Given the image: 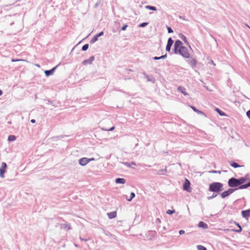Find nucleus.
Wrapping results in <instances>:
<instances>
[{
	"mask_svg": "<svg viewBox=\"0 0 250 250\" xmlns=\"http://www.w3.org/2000/svg\"><path fill=\"white\" fill-rule=\"evenodd\" d=\"M147 24V23H146V22H144V23H141V24L140 25V27H145V26H146Z\"/></svg>",
	"mask_w": 250,
	"mask_h": 250,
	"instance_id": "obj_29",
	"label": "nucleus"
},
{
	"mask_svg": "<svg viewBox=\"0 0 250 250\" xmlns=\"http://www.w3.org/2000/svg\"><path fill=\"white\" fill-rule=\"evenodd\" d=\"M248 186L249 187H250V182L248 183Z\"/></svg>",
	"mask_w": 250,
	"mask_h": 250,
	"instance_id": "obj_44",
	"label": "nucleus"
},
{
	"mask_svg": "<svg viewBox=\"0 0 250 250\" xmlns=\"http://www.w3.org/2000/svg\"><path fill=\"white\" fill-rule=\"evenodd\" d=\"M173 43V40L171 38H169L168 40L166 46V50L167 51H169L170 50L171 47Z\"/></svg>",
	"mask_w": 250,
	"mask_h": 250,
	"instance_id": "obj_9",
	"label": "nucleus"
},
{
	"mask_svg": "<svg viewBox=\"0 0 250 250\" xmlns=\"http://www.w3.org/2000/svg\"><path fill=\"white\" fill-rule=\"evenodd\" d=\"M131 164H132V165H134V166L136 165L135 163L134 162L131 163Z\"/></svg>",
	"mask_w": 250,
	"mask_h": 250,
	"instance_id": "obj_43",
	"label": "nucleus"
},
{
	"mask_svg": "<svg viewBox=\"0 0 250 250\" xmlns=\"http://www.w3.org/2000/svg\"><path fill=\"white\" fill-rule=\"evenodd\" d=\"M234 189L230 188L227 191H225L223 192L221 194V197L222 198H224L228 196L230 194L234 192Z\"/></svg>",
	"mask_w": 250,
	"mask_h": 250,
	"instance_id": "obj_6",
	"label": "nucleus"
},
{
	"mask_svg": "<svg viewBox=\"0 0 250 250\" xmlns=\"http://www.w3.org/2000/svg\"><path fill=\"white\" fill-rule=\"evenodd\" d=\"M197 248L199 250H207L205 247L201 245L198 246Z\"/></svg>",
	"mask_w": 250,
	"mask_h": 250,
	"instance_id": "obj_24",
	"label": "nucleus"
},
{
	"mask_svg": "<svg viewBox=\"0 0 250 250\" xmlns=\"http://www.w3.org/2000/svg\"><path fill=\"white\" fill-rule=\"evenodd\" d=\"M190 183L189 181L186 179L185 181L183 184V189L184 190H186L188 192H190L191 191V188L190 187Z\"/></svg>",
	"mask_w": 250,
	"mask_h": 250,
	"instance_id": "obj_4",
	"label": "nucleus"
},
{
	"mask_svg": "<svg viewBox=\"0 0 250 250\" xmlns=\"http://www.w3.org/2000/svg\"><path fill=\"white\" fill-rule=\"evenodd\" d=\"M114 128H115V127H114V126H113V127H111V128L109 130V131H112V130L114 129Z\"/></svg>",
	"mask_w": 250,
	"mask_h": 250,
	"instance_id": "obj_41",
	"label": "nucleus"
},
{
	"mask_svg": "<svg viewBox=\"0 0 250 250\" xmlns=\"http://www.w3.org/2000/svg\"><path fill=\"white\" fill-rule=\"evenodd\" d=\"M174 51L176 54L179 53L183 57L188 58L190 57V54L188 49L183 45V43L180 40H177L175 42L174 45Z\"/></svg>",
	"mask_w": 250,
	"mask_h": 250,
	"instance_id": "obj_1",
	"label": "nucleus"
},
{
	"mask_svg": "<svg viewBox=\"0 0 250 250\" xmlns=\"http://www.w3.org/2000/svg\"><path fill=\"white\" fill-rule=\"evenodd\" d=\"M103 34H104V32H101L100 33H99V34H97L96 35L99 38V37L102 36Z\"/></svg>",
	"mask_w": 250,
	"mask_h": 250,
	"instance_id": "obj_32",
	"label": "nucleus"
},
{
	"mask_svg": "<svg viewBox=\"0 0 250 250\" xmlns=\"http://www.w3.org/2000/svg\"><path fill=\"white\" fill-rule=\"evenodd\" d=\"M8 141H14L16 140V137L14 135H10L8 137Z\"/></svg>",
	"mask_w": 250,
	"mask_h": 250,
	"instance_id": "obj_18",
	"label": "nucleus"
},
{
	"mask_svg": "<svg viewBox=\"0 0 250 250\" xmlns=\"http://www.w3.org/2000/svg\"><path fill=\"white\" fill-rule=\"evenodd\" d=\"M134 197H135V193L134 192H131V195H130V197L129 198H126V199L127 201H130Z\"/></svg>",
	"mask_w": 250,
	"mask_h": 250,
	"instance_id": "obj_21",
	"label": "nucleus"
},
{
	"mask_svg": "<svg viewBox=\"0 0 250 250\" xmlns=\"http://www.w3.org/2000/svg\"><path fill=\"white\" fill-rule=\"evenodd\" d=\"M190 108H192V109H193V110L194 111H195V112H197V113H200V114L202 113V112L201 111H200V110H198V109H197L196 107H195L194 106H190Z\"/></svg>",
	"mask_w": 250,
	"mask_h": 250,
	"instance_id": "obj_19",
	"label": "nucleus"
},
{
	"mask_svg": "<svg viewBox=\"0 0 250 250\" xmlns=\"http://www.w3.org/2000/svg\"><path fill=\"white\" fill-rule=\"evenodd\" d=\"M167 57V55H163V56H162L160 57H155L153 58V59L155 60H159V59H164V58H166Z\"/></svg>",
	"mask_w": 250,
	"mask_h": 250,
	"instance_id": "obj_22",
	"label": "nucleus"
},
{
	"mask_svg": "<svg viewBox=\"0 0 250 250\" xmlns=\"http://www.w3.org/2000/svg\"><path fill=\"white\" fill-rule=\"evenodd\" d=\"M238 186L243 184L245 181H246V179L244 178H241L240 179H238Z\"/></svg>",
	"mask_w": 250,
	"mask_h": 250,
	"instance_id": "obj_16",
	"label": "nucleus"
},
{
	"mask_svg": "<svg viewBox=\"0 0 250 250\" xmlns=\"http://www.w3.org/2000/svg\"><path fill=\"white\" fill-rule=\"evenodd\" d=\"M178 90L181 92L185 95H188V93L186 92V89L184 87L182 86H179L178 88Z\"/></svg>",
	"mask_w": 250,
	"mask_h": 250,
	"instance_id": "obj_14",
	"label": "nucleus"
},
{
	"mask_svg": "<svg viewBox=\"0 0 250 250\" xmlns=\"http://www.w3.org/2000/svg\"><path fill=\"white\" fill-rule=\"evenodd\" d=\"M35 122H36V121H35V120L34 119H32V120H31V122L32 123H35Z\"/></svg>",
	"mask_w": 250,
	"mask_h": 250,
	"instance_id": "obj_40",
	"label": "nucleus"
},
{
	"mask_svg": "<svg viewBox=\"0 0 250 250\" xmlns=\"http://www.w3.org/2000/svg\"><path fill=\"white\" fill-rule=\"evenodd\" d=\"M216 111H217V112L221 116H224L225 115V113L223 112H222L221 111H220L218 108H216Z\"/></svg>",
	"mask_w": 250,
	"mask_h": 250,
	"instance_id": "obj_27",
	"label": "nucleus"
},
{
	"mask_svg": "<svg viewBox=\"0 0 250 250\" xmlns=\"http://www.w3.org/2000/svg\"><path fill=\"white\" fill-rule=\"evenodd\" d=\"M146 8L147 9H149V10H153V11L157 10V9L155 7L152 6L147 5L146 6Z\"/></svg>",
	"mask_w": 250,
	"mask_h": 250,
	"instance_id": "obj_17",
	"label": "nucleus"
},
{
	"mask_svg": "<svg viewBox=\"0 0 250 250\" xmlns=\"http://www.w3.org/2000/svg\"><path fill=\"white\" fill-rule=\"evenodd\" d=\"M184 233H185V231L184 230H180L179 231V234L180 235H182V234H184Z\"/></svg>",
	"mask_w": 250,
	"mask_h": 250,
	"instance_id": "obj_35",
	"label": "nucleus"
},
{
	"mask_svg": "<svg viewBox=\"0 0 250 250\" xmlns=\"http://www.w3.org/2000/svg\"><path fill=\"white\" fill-rule=\"evenodd\" d=\"M90 160L86 158H83L79 161V163L82 166H85L90 162Z\"/></svg>",
	"mask_w": 250,
	"mask_h": 250,
	"instance_id": "obj_7",
	"label": "nucleus"
},
{
	"mask_svg": "<svg viewBox=\"0 0 250 250\" xmlns=\"http://www.w3.org/2000/svg\"><path fill=\"white\" fill-rule=\"evenodd\" d=\"M125 165H126L127 167H130L131 166H132V164H129V163H126Z\"/></svg>",
	"mask_w": 250,
	"mask_h": 250,
	"instance_id": "obj_39",
	"label": "nucleus"
},
{
	"mask_svg": "<svg viewBox=\"0 0 250 250\" xmlns=\"http://www.w3.org/2000/svg\"><path fill=\"white\" fill-rule=\"evenodd\" d=\"M223 185L219 182H214L209 186V190L212 192H218L222 190Z\"/></svg>",
	"mask_w": 250,
	"mask_h": 250,
	"instance_id": "obj_2",
	"label": "nucleus"
},
{
	"mask_svg": "<svg viewBox=\"0 0 250 250\" xmlns=\"http://www.w3.org/2000/svg\"><path fill=\"white\" fill-rule=\"evenodd\" d=\"M88 46H89V45H88V44H84V45L83 46V47H82V50H83V51H85V50H86L88 48Z\"/></svg>",
	"mask_w": 250,
	"mask_h": 250,
	"instance_id": "obj_25",
	"label": "nucleus"
},
{
	"mask_svg": "<svg viewBox=\"0 0 250 250\" xmlns=\"http://www.w3.org/2000/svg\"><path fill=\"white\" fill-rule=\"evenodd\" d=\"M249 187L248 183L245 185H243L242 186H240L239 188L240 189H243V188H246Z\"/></svg>",
	"mask_w": 250,
	"mask_h": 250,
	"instance_id": "obj_23",
	"label": "nucleus"
},
{
	"mask_svg": "<svg viewBox=\"0 0 250 250\" xmlns=\"http://www.w3.org/2000/svg\"><path fill=\"white\" fill-rule=\"evenodd\" d=\"M7 168L6 164L4 162L1 163V166L0 168V177L3 178L4 177V173Z\"/></svg>",
	"mask_w": 250,
	"mask_h": 250,
	"instance_id": "obj_5",
	"label": "nucleus"
},
{
	"mask_svg": "<svg viewBox=\"0 0 250 250\" xmlns=\"http://www.w3.org/2000/svg\"><path fill=\"white\" fill-rule=\"evenodd\" d=\"M94 60V57L93 56L91 57L89 59L85 60L83 61V63L84 65H86L87 64H91L93 61Z\"/></svg>",
	"mask_w": 250,
	"mask_h": 250,
	"instance_id": "obj_10",
	"label": "nucleus"
},
{
	"mask_svg": "<svg viewBox=\"0 0 250 250\" xmlns=\"http://www.w3.org/2000/svg\"><path fill=\"white\" fill-rule=\"evenodd\" d=\"M174 212H175V210H170V209H168L166 213L167 214H172V213H173Z\"/></svg>",
	"mask_w": 250,
	"mask_h": 250,
	"instance_id": "obj_28",
	"label": "nucleus"
},
{
	"mask_svg": "<svg viewBox=\"0 0 250 250\" xmlns=\"http://www.w3.org/2000/svg\"><path fill=\"white\" fill-rule=\"evenodd\" d=\"M107 215L110 219H112L116 217L117 213L116 211H113L110 213H108Z\"/></svg>",
	"mask_w": 250,
	"mask_h": 250,
	"instance_id": "obj_12",
	"label": "nucleus"
},
{
	"mask_svg": "<svg viewBox=\"0 0 250 250\" xmlns=\"http://www.w3.org/2000/svg\"><path fill=\"white\" fill-rule=\"evenodd\" d=\"M230 165L234 167V168H237V167H240L241 166H239L237 163H235V162H233V163H232Z\"/></svg>",
	"mask_w": 250,
	"mask_h": 250,
	"instance_id": "obj_20",
	"label": "nucleus"
},
{
	"mask_svg": "<svg viewBox=\"0 0 250 250\" xmlns=\"http://www.w3.org/2000/svg\"><path fill=\"white\" fill-rule=\"evenodd\" d=\"M242 215L243 217L248 219V218L250 216V209L246 210H243L242 211Z\"/></svg>",
	"mask_w": 250,
	"mask_h": 250,
	"instance_id": "obj_8",
	"label": "nucleus"
},
{
	"mask_svg": "<svg viewBox=\"0 0 250 250\" xmlns=\"http://www.w3.org/2000/svg\"><path fill=\"white\" fill-rule=\"evenodd\" d=\"M127 27V25H124L122 28V30H125L126 28V27Z\"/></svg>",
	"mask_w": 250,
	"mask_h": 250,
	"instance_id": "obj_34",
	"label": "nucleus"
},
{
	"mask_svg": "<svg viewBox=\"0 0 250 250\" xmlns=\"http://www.w3.org/2000/svg\"><path fill=\"white\" fill-rule=\"evenodd\" d=\"M199 227L201 228H207V225L204 223L203 222H200L199 223Z\"/></svg>",
	"mask_w": 250,
	"mask_h": 250,
	"instance_id": "obj_15",
	"label": "nucleus"
},
{
	"mask_svg": "<svg viewBox=\"0 0 250 250\" xmlns=\"http://www.w3.org/2000/svg\"><path fill=\"white\" fill-rule=\"evenodd\" d=\"M210 172L212 173H219V174L221 173L220 171H216V170H212L211 171H210Z\"/></svg>",
	"mask_w": 250,
	"mask_h": 250,
	"instance_id": "obj_30",
	"label": "nucleus"
},
{
	"mask_svg": "<svg viewBox=\"0 0 250 250\" xmlns=\"http://www.w3.org/2000/svg\"><path fill=\"white\" fill-rule=\"evenodd\" d=\"M237 225L238 226V227L240 228V230L238 231V232H240L242 230V229H241V227H240V226L238 224H237Z\"/></svg>",
	"mask_w": 250,
	"mask_h": 250,
	"instance_id": "obj_37",
	"label": "nucleus"
},
{
	"mask_svg": "<svg viewBox=\"0 0 250 250\" xmlns=\"http://www.w3.org/2000/svg\"><path fill=\"white\" fill-rule=\"evenodd\" d=\"M98 39V37L97 35H95L91 40L92 42H96Z\"/></svg>",
	"mask_w": 250,
	"mask_h": 250,
	"instance_id": "obj_26",
	"label": "nucleus"
},
{
	"mask_svg": "<svg viewBox=\"0 0 250 250\" xmlns=\"http://www.w3.org/2000/svg\"><path fill=\"white\" fill-rule=\"evenodd\" d=\"M191 62L193 63L194 65H195V64H196V61L195 60H192L191 61Z\"/></svg>",
	"mask_w": 250,
	"mask_h": 250,
	"instance_id": "obj_38",
	"label": "nucleus"
},
{
	"mask_svg": "<svg viewBox=\"0 0 250 250\" xmlns=\"http://www.w3.org/2000/svg\"><path fill=\"white\" fill-rule=\"evenodd\" d=\"M116 183L117 184H125V180L124 178H117L116 179Z\"/></svg>",
	"mask_w": 250,
	"mask_h": 250,
	"instance_id": "obj_13",
	"label": "nucleus"
},
{
	"mask_svg": "<svg viewBox=\"0 0 250 250\" xmlns=\"http://www.w3.org/2000/svg\"><path fill=\"white\" fill-rule=\"evenodd\" d=\"M167 30H168V32L169 33L173 32V30L169 27H167Z\"/></svg>",
	"mask_w": 250,
	"mask_h": 250,
	"instance_id": "obj_31",
	"label": "nucleus"
},
{
	"mask_svg": "<svg viewBox=\"0 0 250 250\" xmlns=\"http://www.w3.org/2000/svg\"><path fill=\"white\" fill-rule=\"evenodd\" d=\"M238 180L234 178H231L229 180V185L231 188L238 186Z\"/></svg>",
	"mask_w": 250,
	"mask_h": 250,
	"instance_id": "obj_3",
	"label": "nucleus"
},
{
	"mask_svg": "<svg viewBox=\"0 0 250 250\" xmlns=\"http://www.w3.org/2000/svg\"><path fill=\"white\" fill-rule=\"evenodd\" d=\"M23 61H24V60H14V59L12 60V62Z\"/></svg>",
	"mask_w": 250,
	"mask_h": 250,
	"instance_id": "obj_36",
	"label": "nucleus"
},
{
	"mask_svg": "<svg viewBox=\"0 0 250 250\" xmlns=\"http://www.w3.org/2000/svg\"><path fill=\"white\" fill-rule=\"evenodd\" d=\"M56 68V67H55L51 70L45 71L44 73H45L46 76L47 77H48L50 75H52L54 73Z\"/></svg>",
	"mask_w": 250,
	"mask_h": 250,
	"instance_id": "obj_11",
	"label": "nucleus"
},
{
	"mask_svg": "<svg viewBox=\"0 0 250 250\" xmlns=\"http://www.w3.org/2000/svg\"><path fill=\"white\" fill-rule=\"evenodd\" d=\"M247 115L249 117V118L250 119V110L247 111Z\"/></svg>",
	"mask_w": 250,
	"mask_h": 250,
	"instance_id": "obj_33",
	"label": "nucleus"
},
{
	"mask_svg": "<svg viewBox=\"0 0 250 250\" xmlns=\"http://www.w3.org/2000/svg\"><path fill=\"white\" fill-rule=\"evenodd\" d=\"M2 94V92L1 90H0V96H1Z\"/></svg>",
	"mask_w": 250,
	"mask_h": 250,
	"instance_id": "obj_42",
	"label": "nucleus"
}]
</instances>
